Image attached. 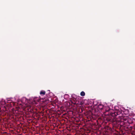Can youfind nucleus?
<instances>
[{
	"label": "nucleus",
	"mask_w": 135,
	"mask_h": 135,
	"mask_svg": "<svg viewBox=\"0 0 135 135\" xmlns=\"http://www.w3.org/2000/svg\"><path fill=\"white\" fill-rule=\"evenodd\" d=\"M103 105L101 104H99L98 105V109L101 110L103 109Z\"/></svg>",
	"instance_id": "f03ea898"
},
{
	"label": "nucleus",
	"mask_w": 135,
	"mask_h": 135,
	"mask_svg": "<svg viewBox=\"0 0 135 135\" xmlns=\"http://www.w3.org/2000/svg\"><path fill=\"white\" fill-rule=\"evenodd\" d=\"M105 110V113L108 112V114H107L108 115V117L106 118L107 121L116 122L118 124H120L122 122V114L119 110H113L110 109L109 107H107Z\"/></svg>",
	"instance_id": "f257e3e1"
},
{
	"label": "nucleus",
	"mask_w": 135,
	"mask_h": 135,
	"mask_svg": "<svg viewBox=\"0 0 135 135\" xmlns=\"http://www.w3.org/2000/svg\"><path fill=\"white\" fill-rule=\"evenodd\" d=\"M33 104H37V103H36L37 102L35 100V99H33Z\"/></svg>",
	"instance_id": "39448f33"
},
{
	"label": "nucleus",
	"mask_w": 135,
	"mask_h": 135,
	"mask_svg": "<svg viewBox=\"0 0 135 135\" xmlns=\"http://www.w3.org/2000/svg\"><path fill=\"white\" fill-rule=\"evenodd\" d=\"M76 104V103H74V104Z\"/></svg>",
	"instance_id": "6e6552de"
},
{
	"label": "nucleus",
	"mask_w": 135,
	"mask_h": 135,
	"mask_svg": "<svg viewBox=\"0 0 135 135\" xmlns=\"http://www.w3.org/2000/svg\"><path fill=\"white\" fill-rule=\"evenodd\" d=\"M30 108H31V107H32L31 106V105H30Z\"/></svg>",
	"instance_id": "0eeeda50"
},
{
	"label": "nucleus",
	"mask_w": 135,
	"mask_h": 135,
	"mask_svg": "<svg viewBox=\"0 0 135 135\" xmlns=\"http://www.w3.org/2000/svg\"><path fill=\"white\" fill-rule=\"evenodd\" d=\"M45 94V91L44 90H42L40 92V94L41 95H44Z\"/></svg>",
	"instance_id": "7ed1b4c3"
},
{
	"label": "nucleus",
	"mask_w": 135,
	"mask_h": 135,
	"mask_svg": "<svg viewBox=\"0 0 135 135\" xmlns=\"http://www.w3.org/2000/svg\"><path fill=\"white\" fill-rule=\"evenodd\" d=\"M85 95V93L83 91H82L80 93V95L81 96H84Z\"/></svg>",
	"instance_id": "20e7f679"
},
{
	"label": "nucleus",
	"mask_w": 135,
	"mask_h": 135,
	"mask_svg": "<svg viewBox=\"0 0 135 135\" xmlns=\"http://www.w3.org/2000/svg\"><path fill=\"white\" fill-rule=\"evenodd\" d=\"M43 102H44L45 103H47L48 102V100H44Z\"/></svg>",
	"instance_id": "423d86ee"
}]
</instances>
